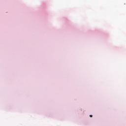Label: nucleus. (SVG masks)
<instances>
[{
	"instance_id": "obj_1",
	"label": "nucleus",
	"mask_w": 126,
	"mask_h": 126,
	"mask_svg": "<svg viewBox=\"0 0 126 126\" xmlns=\"http://www.w3.org/2000/svg\"><path fill=\"white\" fill-rule=\"evenodd\" d=\"M90 117L91 118H92V117H93V116H92V115H90Z\"/></svg>"
}]
</instances>
